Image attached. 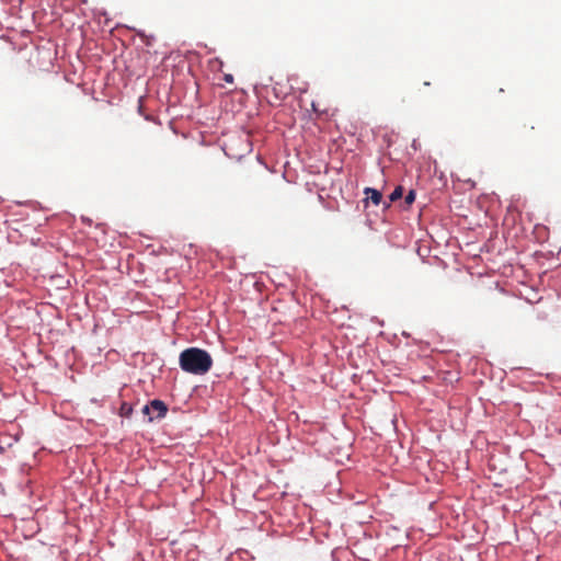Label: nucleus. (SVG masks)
Listing matches in <instances>:
<instances>
[{"label": "nucleus", "instance_id": "obj_2", "mask_svg": "<svg viewBox=\"0 0 561 561\" xmlns=\"http://www.w3.org/2000/svg\"><path fill=\"white\" fill-rule=\"evenodd\" d=\"M150 408H151L150 409L151 414L149 417V422H152L153 420H157V419L164 417L168 412L167 404L163 401L158 400V399L150 401Z\"/></svg>", "mask_w": 561, "mask_h": 561}, {"label": "nucleus", "instance_id": "obj_11", "mask_svg": "<svg viewBox=\"0 0 561 561\" xmlns=\"http://www.w3.org/2000/svg\"><path fill=\"white\" fill-rule=\"evenodd\" d=\"M122 411L127 412V409H125V404L122 405Z\"/></svg>", "mask_w": 561, "mask_h": 561}, {"label": "nucleus", "instance_id": "obj_7", "mask_svg": "<svg viewBox=\"0 0 561 561\" xmlns=\"http://www.w3.org/2000/svg\"><path fill=\"white\" fill-rule=\"evenodd\" d=\"M224 80L227 82V83H233L234 79H233V76L231 73H226L224 76Z\"/></svg>", "mask_w": 561, "mask_h": 561}, {"label": "nucleus", "instance_id": "obj_5", "mask_svg": "<svg viewBox=\"0 0 561 561\" xmlns=\"http://www.w3.org/2000/svg\"><path fill=\"white\" fill-rule=\"evenodd\" d=\"M415 201V192L411 190L404 197V203L410 206Z\"/></svg>", "mask_w": 561, "mask_h": 561}, {"label": "nucleus", "instance_id": "obj_1", "mask_svg": "<svg viewBox=\"0 0 561 561\" xmlns=\"http://www.w3.org/2000/svg\"><path fill=\"white\" fill-rule=\"evenodd\" d=\"M179 365L185 373L192 375H205L213 366L210 354L198 347H188L181 352Z\"/></svg>", "mask_w": 561, "mask_h": 561}, {"label": "nucleus", "instance_id": "obj_10", "mask_svg": "<svg viewBox=\"0 0 561 561\" xmlns=\"http://www.w3.org/2000/svg\"><path fill=\"white\" fill-rule=\"evenodd\" d=\"M122 411L127 412V409H125V404L122 405Z\"/></svg>", "mask_w": 561, "mask_h": 561}, {"label": "nucleus", "instance_id": "obj_9", "mask_svg": "<svg viewBox=\"0 0 561 561\" xmlns=\"http://www.w3.org/2000/svg\"><path fill=\"white\" fill-rule=\"evenodd\" d=\"M131 412V408H128L127 412L125 413V415H129V413Z\"/></svg>", "mask_w": 561, "mask_h": 561}, {"label": "nucleus", "instance_id": "obj_6", "mask_svg": "<svg viewBox=\"0 0 561 561\" xmlns=\"http://www.w3.org/2000/svg\"><path fill=\"white\" fill-rule=\"evenodd\" d=\"M150 409H151V408H150V403H149V404L144 405V408H142V413H144L145 415H147V416H148V419L150 417V414H151V410H150Z\"/></svg>", "mask_w": 561, "mask_h": 561}, {"label": "nucleus", "instance_id": "obj_4", "mask_svg": "<svg viewBox=\"0 0 561 561\" xmlns=\"http://www.w3.org/2000/svg\"><path fill=\"white\" fill-rule=\"evenodd\" d=\"M402 195H403V187L399 185L389 195V199H390V202H396V201L400 199L402 197Z\"/></svg>", "mask_w": 561, "mask_h": 561}, {"label": "nucleus", "instance_id": "obj_3", "mask_svg": "<svg viewBox=\"0 0 561 561\" xmlns=\"http://www.w3.org/2000/svg\"><path fill=\"white\" fill-rule=\"evenodd\" d=\"M365 194L367 196V199H370L375 205H379L382 199L381 193L375 188L367 187L365 190Z\"/></svg>", "mask_w": 561, "mask_h": 561}, {"label": "nucleus", "instance_id": "obj_8", "mask_svg": "<svg viewBox=\"0 0 561 561\" xmlns=\"http://www.w3.org/2000/svg\"><path fill=\"white\" fill-rule=\"evenodd\" d=\"M523 134H524L525 136H526V135H528V131H527V125H526V124H524V125H523Z\"/></svg>", "mask_w": 561, "mask_h": 561}, {"label": "nucleus", "instance_id": "obj_12", "mask_svg": "<svg viewBox=\"0 0 561 561\" xmlns=\"http://www.w3.org/2000/svg\"><path fill=\"white\" fill-rule=\"evenodd\" d=\"M535 129V126L534 125H530L529 126V130H534Z\"/></svg>", "mask_w": 561, "mask_h": 561}]
</instances>
